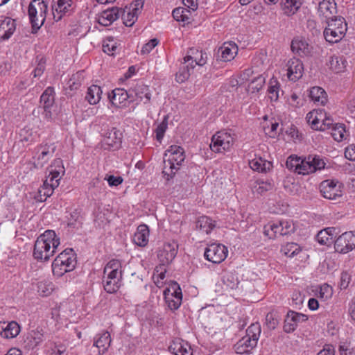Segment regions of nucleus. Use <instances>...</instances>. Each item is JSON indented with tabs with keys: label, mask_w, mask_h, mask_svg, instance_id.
<instances>
[{
	"label": "nucleus",
	"mask_w": 355,
	"mask_h": 355,
	"mask_svg": "<svg viewBox=\"0 0 355 355\" xmlns=\"http://www.w3.org/2000/svg\"><path fill=\"white\" fill-rule=\"evenodd\" d=\"M60 244V238L55 231L46 230L35 242L33 257L37 261H49L54 255Z\"/></svg>",
	"instance_id": "obj_1"
},
{
	"label": "nucleus",
	"mask_w": 355,
	"mask_h": 355,
	"mask_svg": "<svg viewBox=\"0 0 355 355\" xmlns=\"http://www.w3.org/2000/svg\"><path fill=\"white\" fill-rule=\"evenodd\" d=\"M77 264L76 254L72 248H67L60 252L52 263V271L58 277L73 270Z\"/></svg>",
	"instance_id": "obj_2"
},
{
	"label": "nucleus",
	"mask_w": 355,
	"mask_h": 355,
	"mask_svg": "<svg viewBox=\"0 0 355 355\" xmlns=\"http://www.w3.org/2000/svg\"><path fill=\"white\" fill-rule=\"evenodd\" d=\"M48 10L47 3L43 0H33L28 9L32 33H36L44 24Z\"/></svg>",
	"instance_id": "obj_3"
},
{
	"label": "nucleus",
	"mask_w": 355,
	"mask_h": 355,
	"mask_svg": "<svg viewBox=\"0 0 355 355\" xmlns=\"http://www.w3.org/2000/svg\"><path fill=\"white\" fill-rule=\"evenodd\" d=\"M56 144L53 141H44L34 149L35 168H42L54 155L56 151Z\"/></svg>",
	"instance_id": "obj_4"
},
{
	"label": "nucleus",
	"mask_w": 355,
	"mask_h": 355,
	"mask_svg": "<svg viewBox=\"0 0 355 355\" xmlns=\"http://www.w3.org/2000/svg\"><path fill=\"white\" fill-rule=\"evenodd\" d=\"M164 297L170 310L178 309L182 300V293L180 285L176 282H170L168 287L164 291Z\"/></svg>",
	"instance_id": "obj_5"
},
{
	"label": "nucleus",
	"mask_w": 355,
	"mask_h": 355,
	"mask_svg": "<svg viewBox=\"0 0 355 355\" xmlns=\"http://www.w3.org/2000/svg\"><path fill=\"white\" fill-rule=\"evenodd\" d=\"M234 138L227 132H218L212 136L210 148L215 153L228 150L233 146Z\"/></svg>",
	"instance_id": "obj_6"
},
{
	"label": "nucleus",
	"mask_w": 355,
	"mask_h": 355,
	"mask_svg": "<svg viewBox=\"0 0 355 355\" xmlns=\"http://www.w3.org/2000/svg\"><path fill=\"white\" fill-rule=\"evenodd\" d=\"M227 248L222 244L211 243L209 245L205 251V258L214 263H220L227 256Z\"/></svg>",
	"instance_id": "obj_7"
},
{
	"label": "nucleus",
	"mask_w": 355,
	"mask_h": 355,
	"mask_svg": "<svg viewBox=\"0 0 355 355\" xmlns=\"http://www.w3.org/2000/svg\"><path fill=\"white\" fill-rule=\"evenodd\" d=\"M343 184L332 180H326L321 182L320 190L322 196L329 200H336L343 196Z\"/></svg>",
	"instance_id": "obj_8"
},
{
	"label": "nucleus",
	"mask_w": 355,
	"mask_h": 355,
	"mask_svg": "<svg viewBox=\"0 0 355 355\" xmlns=\"http://www.w3.org/2000/svg\"><path fill=\"white\" fill-rule=\"evenodd\" d=\"M335 250L345 254L355 248V232H346L340 235L334 242Z\"/></svg>",
	"instance_id": "obj_9"
},
{
	"label": "nucleus",
	"mask_w": 355,
	"mask_h": 355,
	"mask_svg": "<svg viewBox=\"0 0 355 355\" xmlns=\"http://www.w3.org/2000/svg\"><path fill=\"white\" fill-rule=\"evenodd\" d=\"M104 139L103 141L105 149L112 148L116 150L120 148L122 142V132L116 128H108L102 132Z\"/></svg>",
	"instance_id": "obj_10"
},
{
	"label": "nucleus",
	"mask_w": 355,
	"mask_h": 355,
	"mask_svg": "<svg viewBox=\"0 0 355 355\" xmlns=\"http://www.w3.org/2000/svg\"><path fill=\"white\" fill-rule=\"evenodd\" d=\"M178 244L175 241L164 243L163 248L158 252L157 257L160 264L168 266L177 255Z\"/></svg>",
	"instance_id": "obj_11"
},
{
	"label": "nucleus",
	"mask_w": 355,
	"mask_h": 355,
	"mask_svg": "<svg viewBox=\"0 0 355 355\" xmlns=\"http://www.w3.org/2000/svg\"><path fill=\"white\" fill-rule=\"evenodd\" d=\"M108 98L112 105L116 107L122 106L129 98L130 101H135L133 94L130 92V89L127 91L122 88H116L108 93Z\"/></svg>",
	"instance_id": "obj_12"
},
{
	"label": "nucleus",
	"mask_w": 355,
	"mask_h": 355,
	"mask_svg": "<svg viewBox=\"0 0 355 355\" xmlns=\"http://www.w3.org/2000/svg\"><path fill=\"white\" fill-rule=\"evenodd\" d=\"M307 320L308 318L306 315L290 310L288 311L284 320V331L286 333L293 332L296 329L299 322H302Z\"/></svg>",
	"instance_id": "obj_13"
},
{
	"label": "nucleus",
	"mask_w": 355,
	"mask_h": 355,
	"mask_svg": "<svg viewBox=\"0 0 355 355\" xmlns=\"http://www.w3.org/2000/svg\"><path fill=\"white\" fill-rule=\"evenodd\" d=\"M44 340V331L41 328H37L27 332L24 337V345L27 349H33Z\"/></svg>",
	"instance_id": "obj_14"
},
{
	"label": "nucleus",
	"mask_w": 355,
	"mask_h": 355,
	"mask_svg": "<svg viewBox=\"0 0 355 355\" xmlns=\"http://www.w3.org/2000/svg\"><path fill=\"white\" fill-rule=\"evenodd\" d=\"M164 157L180 168L185 159L184 150L181 146H171L166 150Z\"/></svg>",
	"instance_id": "obj_15"
},
{
	"label": "nucleus",
	"mask_w": 355,
	"mask_h": 355,
	"mask_svg": "<svg viewBox=\"0 0 355 355\" xmlns=\"http://www.w3.org/2000/svg\"><path fill=\"white\" fill-rule=\"evenodd\" d=\"M287 67V76L290 80L296 82L302 76L304 67L302 61L299 59L289 60Z\"/></svg>",
	"instance_id": "obj_16"
},
{
	"label": "nucleus",
	"mask_w": 355,
	"mask_h": 355,
	"mask_svg": "<svg viewBox=\"0 0 355 355\" xmlns=\"http://www.w3.org/2000/svg\"><path fill=\"white\" fill-rule=\"evenodd\" d=\"M122 284V275L107 274L103 275V284L108 293H116Z\"/></svg>",
	"instance_id": "obj_17"
},
{
	"label": "nucleus",
	"mask_w": 355,
	"mask_h": 355,
	"mask_svg": "<svg viewBox=\"0 0 355 355\" xmlns=\"http://www.w3.org/2000/svg\"><path fill=\"white\" fill-rule=\"evenodd\" d=\"M325 162L324 159L319 155H309L305 157V171L302 172V175H307L315 172L318 170L324 168Z\"/></svg>",
	"instance_id": "obj_18"
},
{
	"label": "nucleus",
	"mask_w": 355,
	"mask_h": 355,
	"mask_svg": "<svg viewBox=\"0 0 355 355\" xmlns=\"http://www.w3.org/2000/svg\"><path fill=\"white\" fill-rule=\"evenodd\" d=\"M207 54L206 52L199 51L195 48H191L187 52V55L184 58V63L190 62L192 64L203 66L206 64Z\"/></svg>",
	"instance_id": "obj_19"
},
{
	"label": "nucleus",
	"mask_w": 355,
	"mask_h": 355,
	"mask_svg": "<svg viewBox=\"0 0 355 355\" xmlns=\"http://www.w3.org/2000/svg\"><path fill=\"white\" fill-rule=\"evenodd\" d=\"M336 3L334 0H322L319 3L318 12L326 21L332 18L336 13Z\"/></svg>",
	"instance_id": "obj_20"
},
{
	"label": "nucleus",
	"mask_w": 355,
	"mask_h": 355,
	"mask_svg": "<svg viewBox=\"0 0 355 355\" xmlns=\"http://www.w3.org/2000/svg\"><path fill=\"white\" fill-rule=\"evenodd\" d=\"M20 332V327L15 321L0 322V335L1 337L10 339L15 338Z\"/></svg>",
	"instance_id": "obj_21"
},
{
	"label": "nucleus",
	"mask_w": 355,
	"mask_h": 355,
	"mask_svg": "<svg viewBox=\"0 0 355 355\" xmlns=\"http://www.w3.org/2000/svg\"><path fill=\"white\" fill-rule=\"evenodd\" d=\"M130 92L133 94L135 101L139 100L145 104L148 103L150 101V89L143 83H137L134 87L130 89Z\"/></svg>",
	"instance_id": "obj_22"
},
{
	"label": "nucleus",
	"mask_w": 355,
	"mask_h": 355,
	"mask_svg": "<svg viewBox=\"0 0 355 355\" xmlns=\"http://www.w3.org/2000/svg\"><path fill=\"white\" fill-rule=\"evenodd\" d=\"M71 1L72 0H57L52 5V14L55 21L61 20L63 15L69 11Z\"/></svg>",
	"instance_id": "obj_23"
},
{
	"label": "nucleus",
	"mask_w": 355,
	"mask_h": 355,
	"mask_svg": "<svg viewBox=\"0 0 355 355\" xmlns=\"http://www.w3.org/2000/svg\"><path fill=\"white\" fill-rule=\"evenodd\" d=\"M257 341L254 338L243 336L234 346L237 354H249L257 346Z\"/></svg>",
	"instance_id": "obj_24"
},
{
	"label": "nucleus",
	"mask_w": 355,
	"mask_h": 355,
	"mask_svg": "<svg viewBox=\"0 0 355 355\" xmlns=\"http://www.w3.org/2000/svg\"><path fill=\"white\" fill-rule=\"evenodd\" d=\"M291 47L292 51L300 56H309L311 55V47L303 38H294L291 42Z\"/></svg>",
	"instance_id": "obj_25"
},
{
	"label": "nucleus",
	"mask_w": 355,
	"mask_h": 355,
	"mask_svg": "<svg viewBox=\"0 0 355 355\" xmlns=\"http://www.w3.org/2000/svg\"><path fill=\"white\" fill-rule=\"evenodd\" d=\"M168 349L175 355H192L191 346L181 339L173 340Z\"/></svg>",
	"instance_id": "obj_26"
},
{
	"label": "nucleus",
	"mask_w": 355,
	"mask_h": 355,
	"mask_svg": "<svg viewBox=\"0 0 355 355\" xmlns=\"http://www.w3.org/2000/svg\"><path fill=\"white\" fill-rule=\"evenodd\" d=\"M220 52L221 60L224 62L231 61L238 53V46L234 42H225L218 49Z\"/></svg>",
	"instance_id": "obj_27"
},
{
	"label": "nucleus",
	"mask_w": 355,
	"mask_h": 355,
	"mask_svg": "<svg viewBox=\"0 0 355 355\" xmlns=\"http://www.w3.org/2000/svg\"><path fill=\"white\" fill-rule=\"evenodd\" d=\"M120 10L116 7L103 11L98 19L99 24L103 26L110 25L119 17Z\"/></svg>",
	"instance_id": "obj_28"
},
{
	"label": "nucleus",
	"mask_w": 355,
	"mask_h": 355,
	"mask_svg": "<svg viewBox=\"0 0 355 355\" xmlns=\"http://www.w3.org/2000/svg\"><path fill=\"white\" fill-rule=\"evenodd\" d=\"M149 230L146 225L142 224L138 226L133 236L134 243L140 247H144L148 244Z\"/></svg>",
	"instance_id": "obj_29"
},
{
	"label": "nucleus",
	"mask_w": 355,
	"mask_h": 355,
	"mask_svg": "<svg viewBox=\"0 0 355 355\" xmlns=\"http://www.w3.org/2000/svg\"><path fill=\"white\" fill-rule=\"evenodd\" d=\"M286 166L290 171H293L298 174L302 175V172L305 171L304 170L305 167H303L305 166V158L302 159L295 155H291L288 157L286 162Z\"/></svg>",
	"instance_id": "obj_30"
},
{
	"label": "nucleus",
	"mask_w": 355,
	"mask_h": 355,
	"mask_svg": "<svg viewBox=\"0 0 355 355\" xmlns=\"http://www.w3.org/2000/svg\"><path fill=\"white\" fill-rule=\"evenodd\" d=\"M303 0H282L280 5L284 13L287 16H292L299 10Z\"/></svg>",
	"instance_id": "obj_31"
},
{
	"label": "nucleus",
	"mask_w": 355,
	"mask_h": 355,
	"mask_svg": "<svg viewBox=\"0 0 355 355\" xmlns=\"http://www.w3.org/2000/svg\"><path fill=\"white\" fill-rule=\"evenodd\" d=\"M345 33L343 31V27L340 28V29L326 27L324 31V37L327 42L334 44L339 42Z\"/></svg>",
	"instance_id": "obj_32"
},
{
	"label": "nucleus",
	"mask_w": 355,
	"mask_h": 355,
	"mask_svg": "<svg viewBox=\"0 0 355 355\" xmlns=\"http://www.w3.org/2000/svg\"><path fill=\"white\" fill-rule=\"evenodd\" d=\"M102 94L103 91L101 87L96 85H92L87 89L85 100L90 105H96L100 101Z\"/></svg>",
	"instance_id": "obj_33"
},
{
	"label": "nucleus",
	"mask_w": 355,
	"mask_h": 355,
	"mask_svg": "<svg viewBox=\"0 0 355 355\" xmlns=\"http://www.w3.org/2000/svg\"><path fill=\"white\" fill-rule=\"evenodd\" d=\"M309 97L311 101L318 105H324L327 102V95L326 92L320 87H313L310 89Z\"/></svg>",
	"instance_id": "obj_34"
},
{
	"label": "nucleus",
	"mask_w": 355,
	"mask_h": 355,
	"mask_svg": "<svg viewBox=\"0 0 355 355\" xmlns=\"http://www.w3.org/2000/svg\"><path fill=\"white\" fill-rule=\"evenodd\" d=\"M16 28L15 21L11 18L7 17L0 21V31H3L1 37L3 40H8L13 34Z\"/></svg>",
	"instance_id": "obj_35"
},
{
	"label": "nucleus",
	"mask_w": 355,
	"mask_h": 355,
	"mask_svg": "<svg viewBox=\"0 0 355 355\" xmlns=\"http://www.w3.org/2000/svg\"><path fill=\"white\" fill-rule=\"evenodd\" d=\"M249 166L253 171L267 172L272 166L270 162L262 159L261 157H255L249 161Z\"/></svg>",
	"instance_id": "obj_36"
},
{
	"label": "nucleus",
	"mask_w": 355,
	"mask_h": 355,
	"mask_svg": "<svg viewBox=\"0 0 355 355\" xmlns=\"http://www.w3.org/2000/svg\"><path fill=\"white\" fill-rule=\"evenodd\" d=\"M110 343V334L108 331H104L100 335L98 338L94 341V345L98 349L99 354H103L107 352Z\"/></svg>",
	"instance_id": "obj_37"
},
{
	"label": "nucleus",
	"mask_w": 355,
	"mask_h": 355,
	"mask_svg": "<svg viewBox=\"0 0 355 355\" xmlns=\"http://www.w3.org/2000/svg\"><path fill=\"white\" fill-rule=\"evenodd\" d=\"M55 89L53 87H48L40 96V103L42 107H53L55 103Z\"/></svg>",
	"instance_id": "obj_38"
},
{
	"label": "nucleus",
	"mask_w": 355,
	"mask_h": 355,
	"mask_svg": "<svg viewBox=\"0 0 355 355\" xmlns=\"http://www.w3.org/2000/svg\"><path fill=\"white\" fill-rule=\"evenodd\" d=\"M215 227V223L210 218L202 216L196 221V228L208 234Z\"/></svg>",
	"instance_id": "obj_39"
},
{
	"label": "nucleus",
	"mask_w": 355,
	"mask_h": 355,
	"mask_svg": "<svg viewBox=\"0 0 355 355\" xmlns=\"http://www.w3.org/2000/svg\"><path fill=\"white\" fill-rule=\"evenodd\" d=\"M195 65L192 63L187 62L182 63V66L180 67L178 72L176 73L175 79L178 83H184L187 80L190 75L191 71L194 69Z\"/></svg>",
	"instance_id": "obj_40"
},
{
	"label": "nucleus",
	"mask_w": 355,
	"mask_h": 355,
	"mask_svg": "<svg viewBox=\"0 0 355 355\" xmlns=\"http://www.w3.org/2000/svg\"><path fill=\"white\" fill-rule=\"evenodd\" d=\"M49 174L58 180L60 182L61 179V174L64 175L65 173L64 167L62 164V160L60 158L53 160V163L49 168Z\"/></svg>",
	"instance_id": "obj_41"
},
{
	"label": "nucleus",
	"mask_w": 355,
	"mask_h": 355,
	"mask_svg": "<svg viewBox=\"0 0 355 355\" xmlns=\"http://www.w3.org/2000/svg\"><path fill=\"white\" fill-rule=\"evenodd\" d=\"M103 274L122 275V264L119 259H113L110 260L105 266Z\"/></svg>",
	"instance_id": "obj_42"
},
{
	"label": "nucleus",
	"mask_w": 355,
	"mask_h": 355,
	"mask_svg": "<svg viewBox=\"0 0 355 355\" xmlns=\"http://www.w3.org/2000/svg\"><path fill=\"white\" fill-rule=\"evenodd\" d=\"M83 71L78 72L76 74H73L72 76L69 78L67 83L66 87V94L69 96H72L73 94L71 92H73L77 90L81 85L80 76L82 75Z\"/></svg>",
	"instance_id": "obj_43"
},
{
	"label": "nucleus",
	"mask_w": 355,
	"mask_h": 355,
	"mask_svg": "<svg viewBox=\"0 0 355 355\" xmlns=\"http://www.w3.org/2000/svg\"><path fill=\"white\" fill-rule=\"evenodd\" d=\"M280 92V84L277 78L272 77L270 79L268 83V97L271 101H277L279 98Z\"/></svg>",
	"instance_id": "obj_44"
},
{
	"label": "nucleus",
	"mask_w": 355,
	"mask_h": 355,
	"mask_svg": "<svg viewBox=\"0 0 355 355\" xmlns=\"http://www.w3.org/2000/svg\"><path fill=\"white\" fill-rule=\"evenodd\" d=\"M322 111L320 110L311 111L306 114V119L307 122L311 124L312 129L318 130V124L322 119Z\"/></svg>",
	"instance_id": "obj_45"
},
{
	"label": "nucleus",
	"mask_w": 355,
	"mask_h": 355,
	"mask_svg": "<svg viewBox=\"0 0 355 355\" xmlns=\"http://www.w3.org/2000/svg\"><path fill=\"white\" fill-rule=\"evenodd\" d=\"M327 24V27L340 29V28L343 27V31H347V23L344 17L341 16H334L331 19H328L325 21Z\"/></svg>",
	"instance_id": "obj_46"
},
{
	"label": "nucleus",
	"mask_w": 355,
	"mask_h": 355,
	"mask_svg": "<svg viewBox=\"0 0 355 355\" xmlns=\"http://www.w3.org/2000/svg\"><path fill=\"white\" fill-rule=\"evenodd\" d=\"M346 63L343 56H333L329 61L330 68L336 73L343 71L346 67Z\"/></svg>",
	"instance_id": "obj_47"
},
{
	"label": "nucleus",
	"mask_w": 355,
	"mask_h": 355,
	"mask_svg": "<svg viewBox=\"0 0 355 355\" xmlns=\"http://www.w3.org/2000/svg\"><path fill=\"white\" fill-rule=\"evenodd\" d=\"M331 135L338 142L345 139L347 135L345 125L343 123H335V125L331 129Z\"/></svg>",
	"instance_id": "obj_48"
},
{
	"label": "nucleus",
	"mask_w": 355,
	"mask_h": 355,
	"mask_svg": "<svg viewBox=\"0 0 355 355\" xmlns=\"http://www.w3.org/2000/svg\"><path fill=\"white\" fill-rule=\"evenodd\" d=\"M180 168L168 161L166 157H164V167H163V174L164 176H166V179L168 180L170 178H172L175 174L177 173Z\"/></svg>",
	"instance_id": "obj_49"
},
{
	"label": "nucleus",
	"mask_w": 355,
	"mask_h": 355,
	"mask_svg": "<svg viewBox=\"0 0 355 355\" xmlns=\"http://www.w3.org/2000/svg\"><path fill=\"white\" fill-rule=\"evenodd\" d=\"M279 323L278 313L276 311H270L266 316V324L269 329H275Z\"/></svg>",
	"instance_id": "obj_50"
},
{
	"label": "nucleus",
	"mask_w": 355,
	"mask_h": 355,
	"mask_svg": "<svg viewBox=\"0 0 355 355\" xmlns=\"http://www.w3.org/2000/svg\"><path fill=\"white\" fill-rule=\"evenodd\" d=\"M80 224V211L78 209H74L69 214L68 217L67 226L73 229H78Z\"/></svg>",
	"instance_id": "obj_51"
},
{
	"label": "nucleus",
	"mask_w": 355,
	"mask_h": 355,
	"mask_svg": "<svg viewBox=\"0 0 355 355\" xmlns=\"http://www.w3.org/2000/svg\"><path fill=\"white\" fill-rule=\"evenodd\" d=\"M261 334V326L258 322L252 324L246 330L245 336L258 341Z\"/></svg>",
	"instance_id": "obj_52"
},
{
	"label": "nucleus",
	"mask_w": 355,
	"mask_h": 355,
	"mask_svg": "<svg viewBox=\"0 0 355 355\" xmlns=\"http://www.w3.org/2000/svg\"><path fill=\"white\" fill-rule=\"evenodd\" d=\"M279 223L281 225V236L289 235L295 232V227L293 220H281Z\"/></svg>",
	"instance_id": "obj_53"
},
{
	"label": "nucleus",
	"mask_w": 355,
	"mask_h": 355,
	"mask_svg": "<svg viewBox=\"0 0 355 355\" xmlns=\"http://www.w3.org/2000/svg\"><path fill=\"white\" fill-rule=\"evenodd\" d=\"M53 190L48 186H42L39 190L37 194L35 196V199L39 202H44L48 197L53 194Z\"/></svg>",
	"instance_id": "obj_54"
},
{
	"label": "nucleus",
	"mask_w": 355,
	"mask_h": 355,
	"mask_svg": "<svg viewBox=\"0 0 355 355\" xmlns=\"http://www.w3.org/2000/svg\"><path fill=\"white\" fill-rule=\"evenodd\" d=\"M283 251L287 257H293L299 254L301 248L295 243H288L284 247Z\"/></svg>",
	"instance_id": "obj_55"
},
{
	"label": "nucleus",
	"mask_w": 355,
	"mask_h": 355,
	"mask_svg": "<svg viewBox=\"0 0 355 355\" xmlns=\"http://www.w3.org/2000/svg\"><path fill=\"white\" fill-rule=\"evenodd\" d=\"M272 189V184L270 182L257 181L254 186V191L263 194V193L270 191Z\"/></svg>",
	"instance_id": "obj_56"
},
{
	"label": "nucleus",
	"mask_w": 355,
	"mask_h": 355,
	"mask_svg": "<svg viewBox=\"0 0 355 355\" xmlns=\"http://www.w3.org/2000/svg\"><path fill=\"white\" fill-rule=\"evenodd\" d=\"M334 231L333 227H328L320 231L317 234V240L320 244H328L331 240L332 237L329 238V232Z\"/></svg>",
	"instance_id": "obj_57"
},
{
	"label": "nucleus",
	"mask_w": 355,
	"mask_h": 355,
	"mask_svg": "<svg viewBox=\"0 0 355 355\" xmlns=\"http://www.w3.org/2000/svg\"><path fill=\"white\" fill-rule=\"evenodd\" d=\"M167 128V118L164 117V120L157 125V127L155 129L156 139L158 141L161 142V141L162 140Z\"/></svg>",
	"instance_id": "obj_58"
},
{
	"label": "nucleus",
	"mask_w": 355,
	"mask_h": 355,
	"mask_svg": "<svg viewBox=\"0 0 355 355\" xmlns=\"http://www.w3.org/2000/svg\"><path fill=\"white\" fill-rule=\"evenodd\" d=\"M137 19V15L135 12L128 11L127 13H123V24L125 26H132Z\"/></svg>",
	"instance_id": "obj_59"
},
{
	"label": "nucleus",
	"mask_w": 355,
	"mask_h": 355,
	"mask_svg": "<svg viewBox=\"0 0 355 355\" xmlns=\"http://www.w3.org/2000/svg\"><path fill=\"white\" fill-rule=\"evenodd\" d=\"M265 83V78L259 75L254 78L250 83V87L252 92H259Z\"/></svg>",
	"instance_id": "obj_60"
},
{
	"label": "nucleus",
	"mask_w": 355,
	"mask_h": 355,
	"mask_svg": "<svg viewBox=\"0 0 355 355\" xmlns=\"http://www.w3.org/2000/svg\"><path fill=\"white\" fill-rule=\"evenodd\" d=\"M117 49L116 44L114 42L113 39H108L106 42L103 44V51L108 55H113L114 52Z\"/></svg>",
	"instance_id": "obj_61"
},
{
	"label": "nucleus",
	"mask_w": 355,
	"mask_h": 355,
	"mask_svg": "<svg viewBox=\"0 0 355 355\" xmlns=\"http://www.w3.org/2000/svg\"><path fill=\"white\" fill-rule=\"evenodd\" d=\"M53 286L51 282H40L38 284V292L43 296H47L52 292Z\"/></svg>",
	"instance_id": "obj_62"
},
{
	"label": "nucleus",
	"mask_w": 355,
	"mask_h": 355,
	"mask_svg": "<svg viewBox=\"0 0 355 355\" xmlns=\"http://www.w3.org/2000/svg\"><path fill=\"white\" fill-rule=\"evenodd\" d=\"M223 282L231 289L236 288L239 284L238 279L231 274H227L223 277Z\"/></svg>",
	"instance_id": "obj_63"
},
{
	"label": "nucleus",
	"mask_w": 355,
	"mask_h": 355,
	"mask_svg": "<svg viewBox=\"0 0 355 355\" xmlns=\"http://www.w3.org/2000/svg\"><path fill=\"white\" fill-rule=\"evenodd\" d=\"M159 43L156 38L151 39L148 43L145 44L141 50V54L149 53Z\"/></svg>",
	"instance_id": "obj_64"
}]
</instances>
